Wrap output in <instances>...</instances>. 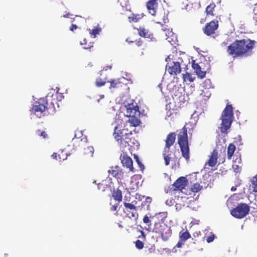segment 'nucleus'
<instances>
[{
    "mask_svg": "<svg viewBox=\"0 0 257 257\" xmlns=\"http://www.w3.org/2000/svg\"><path fill=\"white\" fill-rule=\"evenodd\" d=\"M255 42L249 39L236 40L228 47L227 51L234 57L251 54Z\"/></svg>",
    "mask_w": 257,
    "mask_h": 257,
    "instance_id": "1",
    "label": "nucleus"
},
{
    "mask_svg": "<svg viewBox=\"0 0 257 257\" xmlns=\"http://www.w3.org/2000/svg\"><path fill=\"white\" fill-rule=\"evenodd\" d=\"M178 143L180 148L182 156L187 162L190 160V149L188 145L187 128L184 126L178 136Z\"/></svg>",
    "mask_w": 257,
    "mask_h": 257,
    "instance_id": "2",
    "label": "nucleus"
},
{
    "mask_svg": "<svg viewBox=\"0 0 257 257\" xmlns=\"http://www.w3.org/2000/svg\"><path fill=\"white\" fill-rule=\"evenodd\" d=\"M233 118V107L231 104H227L221 114L222 120L220 130L222 133H225L230 128Z\"/></svg>",
    "mask_w": 257,
    "mask_h": 257,
    "instance_id": "3",
    "label": "nucleus"
},
{
    "mask_svg": "<svg viewBox=\"0 0 257 257\" xmlns=\"http://www.w3.org/2000/svg\"><path fill=\"white\" fill-rule=\"evenodd\" d=\"M132 135L131 132L127 129H118V126L114 127L113 136L121 148L130 146V137Z\"/></svg>",
    "mask_w": 257,
    "mask_h": 257,
    "instance_id": "4",
    "label": "nucleus"
},
{
    "mask_svg": "<svg viewBox=\"0 0 257 257\" xmlns=\"http://www.w3.org/2000/svg\"><path fill=\"white\" fill-rule=\"evenodd\" d=\"M153 231L160 234L165 241H167L172 234L171 227L164 222L163 219L155 223Z\"/></svg>",
    "mask_w": 257,
    "mask_h": 257,
    "instance_id": "5",
    "label": "nucleus"
},
{
    "mask_svg": "<svg viewBox=\"0 0 257 257\" xmlns=\"http://www.w3.org/2000/svg\"><path fill=\"white\" fill-rule=\"evenodd\" d=\"M126 115L129 117L128 121L131 122L132 126H136L140 124V116L141 113L138 105L129 104L126 108Z\"/></svg>",
    "mask_w": 257,
    "mask_h": 257,
    "instance_id": "6",
    "label": "nucleus"
},
{
    "mask_svg": "<svg viewBox=\"0 0 257 257\" xmlns=\"http://www.w3.org/2000/svg\"><path fill=\"white\" fill-rule=\"evenodd\" d=\"M249 207L245 203H239L231 210V214L238 219H241L248 214Z\"/></svg>",
    "mask_w": 257,
    "mask_h": 257,
    "instance_id": "7",
    "label": "nucleus"
},
{
    "mask_svg": "<svg viewBox=\"0 0 257 257\" xmlns=\"http://www.w3.org/2000/svg\"><path fill=\"white\" fill-rule=\"evenodd\" d=\"M48 101L46 98H41L34 102L31 111L36 115H40L47 109ZM41 116H39L40 117Z\"/></svg>",
    "mask_w": 257,
    "mask_h": 257,
    "instance_id": "8",
    "label": "nucleus"
},
{
    "mask_svg": "<svg viewBox=\"0 0 257 257\" xmlns=\"http://www.w3.org/2000/svg\"><path fill=\"white\" fill-rule=\"evenodd\" d=\"M166 70L171 75L176 76L181 71V68L179 62L170 61L166 66Z\"/></svg>",
    "mask_w": 257,
    "mask_h": 257,
    "instance_id": "9",
    "label": "nucleus"
},
{
    "mask_svg": "<svg viewBox=\"0 0 257 257\" xmlns=\"http://www.w3.org/2000/svg\"><path fill=\"white\" fill-rule=\"evenodd\" d=\"M218 28V21H212L207 23L203 29L204 33L207 36H210L215 33Z\"/></svg>",
    "mask_w": 257,
    "mask_h": 257,
    "instance_id": "10",
    "label": "nucleus"
},
{
    "mask_svg": "<svg viewBox=\"0 0 257 257\" xmlns=\"http://www.w3.org/2000/svg\"><path fill=\"white\" fill-rule=\"evenodd\" d=\"M188 183V180L184 177H180L173 183L174 190L181 191L185 188Z\"/></svg>",
    "mask_w": 257,
    "mask_h": 257,
    "instance_id": "11",
    "label": "nucleus"
},
{
    "mask_svg": "<svg viewBox=\"0 0 257 257\" xmlns=\"http://www.w3.org/2000/svg\"><path fill=\"white\" fill-rule=\"evenodd\" d=\"M121 162L123 166L128 168L131 171H133V160L126 153H123L120 156Z\"/></svg>",
    "mask_w": 257,
    "mask_h": 257,
    "instance_id": "12",
    "label": "nucleus"
},
{
    "mask_svg": "<svg viewBox=\"0 0 257 257\" xmlns=\"http://www.w3.org/2000/svg\"><path fill=\"white\" fill-rule=\"evenodd\" d=\"M176 140V134L175 133H169L166 138L165 141V146L164 150L170 151V148L175 143Z\"/></svg>",
    "mask_w": 257,
    "mask_h": 257,
    "instance_id": "13",
    "label": "nucleus"
},
{
    "mask_svg": "<svg viewBox=\"0 0 257 257\" xmlns=\"http://www.w3.org/2000/svg\"><path fill=\"white\" fill-rule=\"evenodd\" d=\"M218 151L216 149H214L209 156V160L206 163L205 166L213 167L216 165L217 163Z\"/></svg>",
    "mask_w": 257,
    "mask_h": 257,
    "instance_id": "14",
    "label": "nucleus"
},
{
    "mask_svg": "<svg viewBox=\"0 0 257 257\" xmlns=\"http://www.w3.org/2000/svg\"><path fill=\"white\" fill-rule=\"evenodd\" d=\"M158 5L157 0H150L147 2V8L152 16L155 15Z\"/></svg>",
    "mask_w": 257,
    "mask_h": 257,
    "instance_id": "15",
    "label": "nucleus"
},
{
    "mask_svg": "<svg viewBox=\"0 0 257 257\" xmlns=\"http://www.w3.org/2000/svg\"><path fill=\"white\" fill-rule=\"evenodd\" d=\"M108 172L114 177L117 179H121L123 177V173L121 169L117 166L112 167L111 170H108Z\"/></svg>",
    "mask_w": 257,
    "mask_h": 257,
    "instance_id": "16",
    "label": "nucleus"
},
{
    "mask_svg": "<svg viewBox=\"0 0 257 257\" xmlns=\"http://www.w3.org/2000/svg\"><path fill=\"white\" fill-rule=\"evenodd\" d=\"M192 66L198 77L202 79L205 76L206 71H202L201 67L198 63H195V61H193Z\"/></svg>",
    "mask_w": 257,
    "mask_h": 257,
    "instance_id": "17",
    "label": "nucleus"
},
{
    "mask_svg": "<svg viewBox=\"0 0 257 257\" xmlns=\"http://www.w3.org/2000/svg\"><path fill=\"white\" fill-rule=\"evenodd\" d=\"M165 32L166 39L170 43L174 42L176 39V35L173 32L172 29L171 28H167L166 29H163Z\"/></svg>",
    "mask_w": 257,
    "mask_h": 257,
    "instance_id": "18",
    "label": "nucleus"
},
{
    "mask_svg": "<svg viewBox=\"0 0 257 257\" xmlns=\"http://www.w3.org/2000/svg\"><path fill=\"white\" fill-rule=\"evenodd\" d=\"M138 31L139 34L141 37L152 39L153 37V34H152L148 30H147L143 27H140L138 29Z\"/></svg>",
    "mask_w": 257,
    "mask_h": 257,
    "instance_id": "19",
    "label": "nucleus"
},
{
    "mask_svg": "<svg viewBox=\"0 0 257 257\" xmlns=\"http://www.w3.org/2000/svg\"><path fill=\"white\" fill-rule=\"evenodd\" d=\"M112 195L114 199L118 203L122 201V192L118 188L113 190V191L112 192Z\"/></svg>",
    "mask_w": 257,
    "mask_h": 257,
    "instance_id": "20",
    "label": "nucleus"
},
{
    "mask_svg": "<svg viewBox=\"0 0 257 257\" xmlns=\"http://www.w3.org/2000/svg\"><path fill=\"white\" fill-rule=\"evenodd\" d=\"M191 237V234L187 229L184 230L183 229L179 232V239L185 242L188 239Z\"/></svg>",
    "mask_w": 257,
    "mask_h": 257,
    "instance_id": "21",
    "label": "nucleus"
},
{
    "mask_svg": "<svg viewBox=\"0 0 257 257\" xmlns=\"http://www.w3.org/2000/svg\"><path fill=\"white\" fill-rule=\"evenodd\" d=\"M110 85L109 89H117L122 86V83L119 79H113L109 81Z\"/></svg>",
    "mask_w": 257,
    "mask_h": 257,
    "instance_id": "22",
    "label": "nucleus"
},
{
    "mask_svg": "<svg viewBox=\"0 0 257 257\" xmlns=\"http://www.w3.org/2000/svg\"><path fill=\"white\" fill-rule=\"evenodd\" d=\"M144 16V15L143 14L141 15L132 14L131 16L128 17V20L130 23H136L141 20Z\"/></svg>",
    "mask_w": 257,
    "mask_h": 257,
    "instance_id": "23",
    "label": "nucleus"
},
{
    "mask_svg": "<svg viewBox=\"0 0 257 257\" xmlns=\"http://www.w3.org/2000/svg\"><path fill=\"white\" fill-rule=\"evenodd\" d=\"M124 212L126 214V215L130 218H134L135 220H137L139 217L138 213L137 212V210H125Z\"/></svg>",
    "mask_w": 257,
    "mask_h": 257,
    "instance_id": "24",
    "label": "nucleus"
},
{
    "mask_svg": "<svg viewBox=\"0 0 257 257\" xmlns=\"http://www.w3.org/2000/svg\"><path fill=\"white\" fill-rule=\"evenodd\" d=\"M236 147L233 144H230L227 148V158L230 160L235 151Z\"/></svg>",
    "mask_w": 257,
    "mask_h": 257,
    "instance_id": "25",
    "label": "nucleus"
},
{
    "mask_svg": "<svg viewBox=\"0 0 257 257\" xmlns=\"http://www.w3.org/2000/svg\"><path fill=\"white\" fill-rule=\"evenodd\" d=\"M94 149L92 146H88L83 149V155L87 157H92L93 155Z\"/></svg>",
    "mask_w": 257,
    "mask_h": 257,
    "instance_id": "26",
    "label": "nucleus"
},
{
    "mask_svg": "<svg viewBox=\"0 0 257 257\" xmlns=\"http://www.w3.org/2000/svg\"><path fill=\"white\" fill-rule=\"evenodd\" d=\"M216 5L214 3H212L208 6L205 10L207 16H214L213 11L214 10Z\"/></svg>",
    "mask_w": 257,
    "mask_h": 257,
    "instance_id": "27",
    "label": "nucleus"
},
{
    "mask_svg": "<svg viewBox=\"0 0 257 257\" xmlns=\"http://www.w3.org/2000/svg\"><path fill=\"white\" fill-rule=\"evenodd\" d=\"M170 151H166L164 150L163 153V156H164V159L165 161V164L166 166H168L170 164V162L171 160L170 155L171 154L169 153Z\"/></svg>",
    "mask_w": 257,
    "mask_h": 257,
    "instance_id": "28",
    "label": "nucleus"
},
{
    "mask_svg": "<svg viewBox=\"0 0 257 257\" xmlns=\"http://www.w3.org/2000/svg\"><path fill=\"white\" fill-rule=\"evenodd\" d=\"M123 205H124V206L125 207V210H137V207L135 205L132 204V203H127L126 202H123Z\"/></svg>",
    "mask_w": 257,
    "mask_h": 257,
    "instance_id": "29",
    "label": "nucleus"
},
{
    "mask_svg": "<svg viewBox=\"0 0 257 257\" xmlns=\"http://www.w3.org/2000/svg\"><path fill=\"white\" fill-rule=\"evenodd\" d=\"M251 186L252 191L254 192H257V175L253 177Z\"/></svg>",
    "mask_w": 257,
    "mask_h": 257,
    "instance_id": "30",
    "label": "nucleus"
},
{
    "mask_svg": "<svg viewBox=\"0 0 257 257\" xmlns=\"http://www.w3.org/2000/svg\"><path fill=\"white\" fill-rule=\"evenodd\" d=\"M183 78L184 81L186 82H192L194 80V78H193L191 75L187 72L185 74H183Z\"/></svg>",
    "mask_w": 257,
    "mask_h": 257,
    "instance_id": "31",
    "label": "nucleus"
},
{
    "mask_svg": "<svg viewBox=\"0 0 257 257\" xmlns=\"http://www.w3.org/2000/svg\"><path fill=\"white\" fill-rule=\"evenodd\" d=\"M107 187L108 186L104 180L98 184V189L102 192L104 191Z\"/></svg>",
    "mask_w": 257,
    "mask_h": 257,
    "instance_id": "32",
    "label": "nucleus"
},
{
    "mask_svg": "<svg viewBox=\"0 0 257 257\" xmlns=\"http://www.w3.org/2000/svg\"><path fill=\"white\" fill-rule=\"evenodd\" d=\"M202 189V186L199 183H195L191 186V190L193 192H198Z\"/></svg>",
    "mask_w": 257,
    "mask_h": 257,
    "instance_id": "33",
    "label": "nucleus"
},
{
    "mask_svg": "<svg viewBox=\"0 0 257 257\" xmlns=\"http://www.w3.org/2000/svg\"><path fill=\"white\" fill-rule=\"evenodd\" d=\"M81 45L83 46V48L84 49H90L91 47H93L92 45L90 44H87V40L86 39H84L81 42Z\"/></svg>",
    "mask_w": 257,
    "mask_h": 257,
    "instance_id": "34",
    "label": "nucleus"
},
{
    "mask_svg": "<svg viewBox=\"0 0 257 257\" xmlns=\"http://www.w3.org/2000/svg\"><path fill=\"white\" fill-rule=\"evenodd\" d=\"M67 159V154L64 151H61L58 153V159L60 162L64 161Z\"/></svg>",
    "mask_w": 257,
    "mask_h": 257,
    "instance_id": "35",
    "label": "nucleus"
},
{
    "mask_svg": "<svg viewBox=\"0 0 257 257\" xmlns=\"http://www.w3.org/2000/svg\"><path fill=\"white\" fill-rule=\"evenodd\" d=\"M105 81L103 80L101 78H98L96 79L95 84L97 87L104 86L105 84Z\"/></svg>",
    "mask_w": 257,
    "mask_h": 257,
    "instance_id": "36",
    "label": "nucleus"
},
{
    "mask_svg": "<svg viewBox=\"0 0 257 257\" xmlns=\"http://www.w3.org/2000/svg\"><path fill=\"white\" fill-rule=\"evenodd\" d=\"M101 31V29L99 28H97L92 30L91 32H90L91 36L93 38H95L96 36L99 34V32Z\"/></svg>",
    "mask_w": 257,
    "mask_h": 257,
    "instance_id": "37",
    "label": "nucleus"
},
{
    "mask_svg": "<svg viewBox=\"0 0 257 257\" xmlns=\"http://www.w3.org/2000/svg\"><path fill=\"white\" fill-rule=\"evenodd\" d=\"M152 202V198L150 197H147L146 198L145 201H143L142 203V205L145 206H146L147 207H149L150 206V204Z\"/></svg>",
    "mask_w": 257,
    "mask_h": 257,
    "instance_id": "38",
    "label": "nucleus"
},
{
    "mask_svg": "<svg viewBox=\"0 0 257 257\" xmlns=\"http://www.w3.org/2000/svg\"><path fill=\"white\" fill-rule=\"evenodd\" d=\"M135 245L138 249H141L144 247V243L140 240H137L135 242Z\"/></svg>",
    "mask_w": 257,
    "mask_h": 257,
    "instance_id": "39",
    "label": "nucleus"
},
{
    "mask_svg": "<svg viewBox=\"0 0 257 257\" xmlns=\"http://www.w3.org/2000/svg\"><path fill=\"white\" fill-rule=\"evenodd\" d=\"M37 134L38 136L42 137L43 139H46L47 137V134L45 131L38 130L37 132Z\"/></svg>",
    "mask_w": 257,
    "mask_h": 257,
    "instance_id": "40",
    "label": "nucleus"
},
{
    "mask_svg": "<svg viewBox=\"0 0 257 257\" xmlns=\"http://www.w3.org/2000/svg\"><path fill=\"white\" fill-rule=\"evenodd\" d=\"M143 220L144 223L148 224L149 226H150L151 225V221L149 217L147 215H145V216L143 218Z\"/></svg>",
    "mask_w": 257,
    "mask_h": 257,
    "instance_id": "41",
    "label": "nucleus"
},
{
    "mask_svg": "<svg viewBox=\"0 0 257 257\" xmlns=\"http://www.w3.org/2000/svg\"><path fill=\"white\" fill-rule=\"evenodd\" d=\"M215 238V235L214 234L211 233V235H209L206 238V241L208 243H210L213 241Z\"/></svg>",
    "mask_w": 257,
    "mask_h": 257,
    "instance_id": "42",
    "label": "nucleus"
},
{
    "mask_svg": "<svg viewBox=\"0 0 257 257\" xmlns=\"http://www.w3.org/2000/svg\"><path fill=\"white\" fill-rule=\"evenodd\" d=\"M118 208V204L116 203L114 205H112L110 207V210L111 211H115L117 210V209Z\"/></svg>",
    "mask_w": 257,
    "mask_h": 257,
    "instance_id": "43",
    "label": "nucleus"
},
{
    "mask_svg": "<svg viewBox=\"0 0 257 257\" xmlns=\"http://www.w3.org/2000/svg\"><path fill=\"white\" fill-rule=\"evenodd\" d=\"M184 241L181 240V239H179V241L178 242L177 244L176 245V247L178 248L181 247L184 244Z\"/></svg>",
    "mask_w": 257,
    "mask_h": 257,
    "instance_id": "44",
    "label": "nucleus"
},
{
    "mask_svg": "<svg viewBox=\"0 0 257 257\" xmlns=\"http://www.w3.org/2000/svg\"><path fill=\"white\" fill-rule=\"evenodd\" d=\"M78 28V27L75 24H72L71 26L70 27V30L71 31H74V30H76Z\"/></svg>",
    "mask_w": 257,
    "mask_h": 257,
    "instance_id": "45",
    "label": "nucleus"
},
{
    "mask_svg": "<svg viewBox=\"0 0 257 257\" xmlns=\"http://www.w3.org/2000/svg\"><path fill=\"white\" fill-rule=\"evenodd\" d=\"M135 159H136L137 162L138 163V165L140 166V167H144L143 165L142 164L141 162L140 161L138 157L135 156Z\"/></svg>",
    "mask_w": 257,
    "mask_h": 257,
    "instance_id": "46",
    "label": "nucleus"
},
{
    "mask_svg": "<svg viewBox=\"0 0 257 257\" xmlns=\"http://www.w3.org/2000/svg\"><path fill=\"white\" fill-rule=\"evenodd\" d=\"M52 157L53 159H56L57 160H59L58 159V154H57V153H54L52 155Z\"/></svg>",
    "mask_w": 257,
    "mask_h": 257,
    "instance_id": "47",
    "label": "nucleus"
},
{
    "mask_svg": "<svg viewBox=\"0 0 257 257\" xmlns=\"http://www.w3.org/2000/svg\"><path fill=\"white\" fill-rule=\"evenodd\" d=\"M253 13L255 16H256V17H254V19H257V10H256V7H254L253 9Z\"/></svg>",
    "mask_w": 257,
    "mask_h": 257,
    "instance_id": "48",
    "label": "nucleus"
},
{
    "mask_svg": "<svg viewBox=\"0 0 257 257\" xmlns=\"http://www.w3.org/2000/svg\"><path fill=\"white\" fill-rule=\"evenodd\" d=\"M136 45L138 46H140L142 45V41H138L136 42Z\"/></svg>",
    "mask_w": 257,
    "mask_h": 257,
    "instance_id": "49",
    "label": "nucleus"
},
{
    "mask_svg": "<svg viewBox=\"0 0 257 257\" xmlns=\"http://www.w3.org/2000/svg\"><path fill=\"white\" fill-rule=\"evenodd\" d=\"M104 95H100V98L99 99H98L97 100V102H100V100L101 99H103L104 98Z\"/></svg>",
    "mask_w": 257,
    "mask_h": 257,
    "instance_id": "50",
    "label": "nucleus"
},
{
    "mask_svg": "<svg viewBox=\"0 0 257 257\" xmlns=\"http://www.w3.org/2000/svg\"><path fill=\"white\" fill-rule=\"evenodd\" d=\"M140 232H141V235L143 236V237L144 238H145V234L144 232L143 231H142V230H141Z\"/></svg>",
    "mask_w": 257,
    "mask_h": 257,
    "instance_id": "51",
    "label": "nucleus"
},
{
    "mask_svg": "<svg viewBox=\"0 0 257 257\" xmlns=\"http://www.w3.org/2000/svg\"><path fill=\"white\" fill-rule=\"evenodd\" d=\"M236 187H232L231 189L232 191H234L236 190Z\"/></svg>",
    "mask_w": 257,
    "mask_h": 257,
    "instance_id": "52",
    "label": "nucleus"
},
{
    "mask_svg": "<svg viewBox=\"0 0 257 257\" xmlns=\"http://www.w3.org/2000/svg\"><path fill=\"white\" fill-rule=\"evenodd\" d=\"M205 82H206V83H209L210 84L211 83V82H210V80L209 79L206 80H205Z\"/></svg>",
    "mask_w": 257,
    "mask_h": 257,
    "instance_id": "53",
    "label": "nucleus"
},
{
    "mask_svg": "<svg viewBox=\"0 0 257 257\" xmlns=\"http://www.w3.org/2000/svg\"><path fill=\"white\" fill-rule=\"evenodd\" d=\"M206 93H209V95L207 96L208 97H209L210 96V93H209V92L208 91V90H206Z\"/></svg>",
    "mask_w": 257,
    "mask_h": 257,
    "instance_id": "54",
    "label": "nucleus"
},
{
    "mask_svg": "<svg viewBox=\"0 0 257 257\" xmlns=\"http://www.w3.org/2000/svg\"><path fill=\"white\" fill-rule=\"evenodd\" d=\"M118 226H119V227L123 228V226H122V225L118 224Z\"/></svg>",
    "mask_w": 257,
    "mask_h": 257,
    "instance_id": "55",
    "label": "nucleus"
},
{
    "mask_svg": "<svg viewBox=\"0 0 257 257\" xmlns=\"http://www.w3.org/2000/svg\"><path fill=\"white\" fill-rule=\"evenodd\" d=\"M107 68H108V69H111V66H107Z\"/></svg>",
    "mask_w": 257,
    "mask_h": 257,
    "instance_id": "56",
    "label": "nucleus"
},
{
    "mask_svg": "<svg viewBox=\"0 0 257 257\" xmlns=\"http://www.w3.org/2000/svg\"><path fill=\"white\" fill-rule=\"evenodd\" d=\"M68 14L67 15H64V17H68Z\"/></svg>",
    "mask_w": 257,
    "mask_h": 257,
    "instance_id": "57",
    "label": "nucleus"
}]
</instances>
